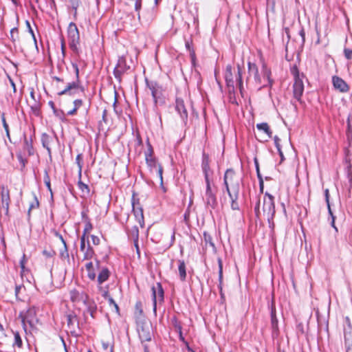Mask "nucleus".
Here are the masks:
<instances>
[{
  "label": "nucleus",
  "instance_id": "f3484780",
  "mask_svg": "<svg viewBox=\"0 0 352 352\" xmlns=\"http://www.w3.org/2000/svg\"><path fill=\"white\" fill-rule=\"evenodd\" d=\"M110 274L111 272L107 267L102 268L97 276L98 285H102L104 282L107 281L109 279Z\"/></svg>",
  "mask_w": 352,
  "mask_h": 352
},
{
  "label": "nucleus",
  "instance_id": "a18cd8bd",
  "mask_svg": "<svg viewBox=\"0 0 352 352\" xmlns=\"http://www.w3.org/2000/svg\"><path fill=\"white\" fill-rule=\"evenodd\" d=\"M78 188L82 192H86L87 193L89 192V186L87 184H84L80 179L78 182Z\"/></svg>",
  "mask_w": 352,
  "mask_h": 352
},
{
  "label": "nucleus",
  "instance_id": "c85d7f7f",
  "mask_svg": "<svg viewBox=\"0 0 352 352\" xmlns=\"http://www.w3.org/2000/svg\"><path fill=\"white\" fill-rule=\"evenodd\" d=\"M82 155L81 153L77 155L76 157V163L78 166V177L79 178L81 177L82 176V165H83V162H82Z\"/></svg>",
  "mask_w": 352,
  "mask_h": 352
},
{
  "label": "nucleus",
  "instance_id": "f8f14e48",
  "mask_svg": "<svg viewBox=\"0 0 352 352\" xmlns=\"http://www.w3.org/2000/svg\"><path fill=\"white\" fill-rule=\"evenodd\" d=\"M10 190L7 186H0V202L1 206L4 209L6 214L9 212V207L10 204Z\"/></svg>",
  "mask_w": 352,
  "mask_h": 352
},
{
  "label": "nucleus",
  "instance_id": "c756f323",
  "mask_svg": "<svg viewBox=\"0 0 352 352\" xmlns=\"http://www.w3.org/2000/svg\"><path fill=\"white\" fill-rule=\"evenodd\" d=\"M24 148L28 151L29 155L33 154L32 140H28L26 136H24Z\"/></svg>",
  "mask_w": 352,
  "mask_h": 352
},
{
  "label": "nucleus",
  "instance_id": "412c9836",
  "mask_svg": "<svg viewBox=\"0 0 352 352\" xmlns=\"http://www.w3.org/2000/svg\"><path fill=\"white\" fill-rule=\"evenodd\" d=\"M129 238L132 239L133 242H138L139 239V229L137 226H133L127 230Z\"/></svg>",
  "mask_w": 352,
  "mask_h": 352
},
{
  "label": "nucleus",
  "instance_id": "c9c22d12",
  "mask_svg": "<svg viewBox=\"0 0 352 352\" xmlns=\"http://www.w3.org/2000/svg\"><path fill=\"white\" fill-rule=\"evenodd\" d=\"M14 342L13 343L14 346H17L19 348H21L23 345V342L21 338V336L18 331L14 332Z\"/></svg>",
  "mask_w": 352,
  "mask_h": 352
},
{
  "label": "nucleus",
  "instance_id": "58836bf2",
  "mask_svg": "<svg viewBox=\"0 0 352 352\" xmlns=\"http://www.w3.org/2000/svg\"><path fill=\"white\" fill-rule=\"evenodd\" d=\"M346 176L350 182H352V170H351V164L349 160H346Z\"/></svg>",
  "mask_w": 352,
  "mask_h": 352
},
{
  "label": "nucleus",
  "instance_id": "ddd939ff",
  "mask_svg": "<svg viewBox=\"0 0 352 352\" xmlns=\"http://www.w3.org/2000/svg\"><path fill=\"white\" fill-rule=\"evenodd\" d=\"M203 199L208 207L214 209L217 206L216 195L212 189L211 184L206 185V192Z\"/></svg>",
  "mask_w": 352,
  "mask_h": 352
},
{
  "label": "nucleus",
  "instance_id": "7c9ffc66",
  "mask_svg": "<svg viewBox=\"0 0 352 352\" xmlns=\"http://www.w3.org/2000/svg\"><path fill=\"white\" fill-rule=\"evenodd\" d=\"M1 122H2L3 126V128H4L5 131H6V136L8 137L9 140L11 141V140H10V130H9V126H8L7 122H6L4 113H1Z\"/></svg>",
  "mask_w": 352,
  "mask_h": 352
},
{
  "label": "nucleus",
  "instance_id": "603ef678",
  "mask_svg": "<svg viewBox=\"0 0 352 352\" xmlns=\"http://www.w3.org/2000/svg\"><path fill=\"white\" fill-rule=\"evenodd\" d=\"M125 72L122 71V69H119L118 67H115L113 74L116 78H120L122 74H124Z\"/></svg>",
  "mask_w": 352,
  "mask_h": 352
},
{
  "label": "nucleus",
  "instance_id": "c03bdc74",
  "mask_svg": "<svg viewBox=\"0 0 352 352\" xmlns=\"http://www.w3.org/2000/svg\"><path fill=\"white\" fill-rule=\"evenodd\" d=\"M33 195H34V201H33L32 204H30V205L29 210H28V214H30V213L31 210L34 209V208H38V206H39V202H38V199H37V197H36V195H35V194H33Z\"/></svg>",
  "mask_w": 352,
  "mask_h": 352
},
{
  "label": "nucleus",
  "instance_id": "0eeeda50",
  "mask_svg": "<svg viewBox=\"0 0 352 352\" xmlns=\"http://www.w3.org/2000/svg\"><path fill=\"white\" fill-rule=\"evenodd\" d=\"M263 210L269 222L273 220L276 212L274 197L267 192L265 193L263 198Z\"/></svg>",
  "mask_w": 352,
  "mask_h": 352
},
{
  "label": "nucleus",
  "instance_id": "680f3d73",
  "mask_svg": "<svg viewBox=\"0 0 352 352\" xmlns=\"http://www.w3.org/2000/svg\"><path fill=\"white\" fill-rule=\"evenodd\" d=\"M329 189L326 188L324 190V197H325V201L327 203V205H329V204H330V201H329Z\"/></svg>",
  "mask_w": 352,
  "mask_h": 352
},
{
  "label": "nucleus",
  "instance_id": "6e6552de",
  "mask_svg": "<svg viewBox=\"0 0 352 352\" xmlns=\"http://www.w3.org/2000/svg\"><path fill=\"white\" fill-rule=\"evenodd\" d=\"M147 87L150 89L155 105L162 104L164 103V98L163 97V89L156 82L146 81Z\"/></svg>",
  "mask_w": 352,
  "mask_h": 352
},
{
  "label": "nucleus",
  "instance_id": "5701e85b",
  "mask_svg": "<svg viewBox=\"0 0 352 352\" xmlns=\"http://www.w3.org/2000/svg\"><path fill=\"white\" fill-rule=\"evenodd\" d=\"M256 128L258 130L263 131L268 138H271L272 137V131L267 122L257 124Z\"/></svg>",
  "mask_w": 352,
  "mask_h": 352
},
{
  "label": "nucleus",
  "instance_id": "4468645a",
  "mask_svg": "<svg viewBox=\"0 0 352 352\" xmlns=\"http://www.w3.org/2000/svg\"><path fill=\"white\" fill-rule=\"evenodd\" d=\"M332 82L334 88L341 93H346L349 90V86L347 83L338 76H333Z\"/></svg>",
  "mask_w": 352,
  "mask_h": 352
},
{
  "label": "nucleus",
  "instance_id": "423d86ee",
  "mask_svg": "<svg viewBox=\"0 0 352 352\" xmlns=\"http://www.w3.org/2000/svg\"><path fill=\"white\" fill-rule=\"evenodd\" d=\"M19 317L21 318L22 325L25 332L30 331V329H33L37 322L36 311L34 309H29L25 312H21Z\"/></svg>",
  "mask_w": 352,
  "mask_h": 352
},
{
  "label": "nucleus",
  "instance_id": "6ab92c4d",
  "mask_svg": "<svg viewBox=\"0 0 352 352\" xmlns=\"http://www.w3.org/2000/svg\"><path fill=\"white\" fill-rule=\"evenodd\" d=\"M177 263L179 278L182 281H185L186 278V263L183 260H178Z\"/></svg>",
  "mask_w": 352,
  "mask_h": 352
},
{
  "label": "nucleus",
  "instance_id": "7ed1b4c3",
  "mask_svg": "<svg viewBox=\"0 0 352 352\" xmlns=\"http://www.w3.org/2000/svg\"><path fill=\"white\" fill-rule=\"evenodd\" d=\"M294 76V82L293 85V95L294 98L298 101L301 102V97L304 92V83L303 78H305L303 74H300L296 67H294L291 70Z\"/></svg>",
  "mask_w": 352,
  "mask_h": 352
},
{
  "label": "nucleus",
  "instance_id": "de8ad7c7",
  "mask_svg": "<svg viewBox=\"0 0 352 352\" xmlns=\"http://www.w3.org/2000/svg\"><path fill=\"white\" fill-rule=\"evenodd\" d=\"M25 24H26V26L28 28V32L31 34L32 36V38L35 43V44L36 45V36H35V34L34 33V31L31 27V25H30V21H25Z\"/></svg>",
  "mask_w": 352,
  "mask_h": 352
},
{
  "label": "nucleus",
  "instance_id": "a878e982",
  "mask_svg": "<svg viewBox=\"0 0 352 352\" xmlns=\"http://www.w3.org/2000/svg\"><path fill=\"white\" fill-rule=\"evenodd\" d=\"M327 209H328L329 215L331 218V226L332 228H334L336 232H338V228L336 226V224H335V221H336V217L331 209V204H329V205H327Z\"/></svg>",
  "mask_w": 352,
  "mask_h": 352
},
{
  "label": "nucleus",
  "instance_id": "69168bd1",
  "mask_svg": "<svg viewBox=\"0 0 352 352\" xmlns=\"http://www.w3.org/2000/svg\"><path fill=\"white\" fill-rule=\"evenodd\" d=\"M8 78H9L10 85L13 89V92L15 93L16 91L15 83L14 82L13 80L10 77H8Z\"/></svg>",
  "mask_w": 352,
  "mask_h": 352
},
{
  "label": "nucleus",
  "instance_id": "8fccbe9b",
  "mask_svg": "<svg viewBox=\"0 0 352 352\" xmlns=\"http://www.w3.org/2000/svg\"><path fill=\"white\" fill-rule=\"evenodd\" d=\"M107 300H108L109 305L113 306L116 309V311L117 313H118L119 312V307L117 305V303L115 302V300L111 296L108 297L107 298Z\"/></svg>",
  "mask_w": 352,
  "mask_h": 352
},
{
  "label": "nucleus",
  "instance_id": "39448f33",
  "mask_svg": "<svg viewBox=\"0 0 352 352\" xmlns=\"http://www.w3.org/2000/svg\"><path fill=\"white\" fill-rule=\"evenodd\" d=\"M72 65L74 69L76 74V80L69 82L67 84L66 87L61 91L58 92V95H74L76 91L80 89L81 91H83L84 88L80 85V80H79V69L76 63H72Z\"/></svg>",
  "mask_w": 352,
  "mask_h": 352
},
{
  "label": "nucleus",
  "instance_id": "49530a36",
  "mask_svg": "<svg viewBox=\"0 0 352 352\" xmlns=\"http://www.w3.org/2000/svg\"><path fill=\"white\" fill-rule=\"evenodd\" d=\"M142 0H135V10L138 12V19L139 21L140 20V11L142 8Z\"/></svg>",
  "mask_w": 352,
  "mask_h": 352
},
{
  "label": "nucleus",
  "instance_id": "6e6d98bb",
  "mask_svg": "<svg viewBox=\"0 0 352 352\" xmlns=\"http://www.w3.org/2000/svg\"><path fill=\"white\" fill-rule=\"evenodd\" d=\"M82 100L80 99H77L74 101V106L76 109H78L82 105Z\"/></svg>",
  "mask_w": 352,
  "mask_h": 352
},
{
  "label": "nucleus",
  "instance_id": "a211bd4d",
  "mask_svg": "<svg viewBox=\"0 0 352 352\" xmlns=\"http://www.w3.org/2000/svg\"><path fill=\"white\" fill-rule=\"evenodd\" d=\"M225 79L228 86L234 87V80L232 74V67L230 65L226 66Z\"/></svg>",
  "mask_w": 352,
  "mask_h": 352
},
{
  "label": "nucleus",
  "instance_id": "13d9d810",
  "mask_svg": "<svg viewBox=\"0 0 352 352\" xmlns=\"http://www.w3.org/2000/svg\"><path fill=\"white\" fill-rule=\"evenodd\" d=\"M259 206H260V201H258V203L256 204V205L255 206V208H254V212H255L256 216L258 218H259V217L261 215V211H260V209H259Z\"/></svg>",
  "mask_w": 352,
  "mask_h": 352
},
{
  "label": "nucleus",
  "instance_id": "37998d69",
  "mask_svg": "<svg viewBox=\"0 0 352 352\" xmlns=\"http://www.w3.org/2000/svg\"><path fill=\"white\" fill-rule=\"evenodd\" d=\"M217 262L219 265V283H221L223 278V263L221 258L219 257Z\"/></svg>",
  "mask_w": 352,
  "mask_h": 352
},
{
  "label": "nucleus",
  "instance_id": "2eb2a0df",
  "mask_svg": "<svg viewBox=\"0 0 352 352\" xmlns=\"http://www.w3.org/2000/svg\"><path fill=\"white\" fill-rule=\"evenodd\" d=\"M175 109L179 114L184 123L186 124L188 120V112L183 100L178 98L176 100Z\"/></svg>",
  "mask_w": 352,
  "mask_h": 352
},
{
  "label": "nucleus",
  "instance_id": "f704fd0d",
  "mask_svg": "<svg viewBox=\"0 0 352 352\" xmlns=\"http://www.w3.org/2000/svg\"><path fill=\"white\" fill-rule=\"evenodd\" d=\"M236 81L241 91L243 81H242V72L239 65H237V74L236 75Z\"/></svg>",
  "mask_w": 352,
  "mask_h": 352
},
{
  "label": "nucleus",
  "instance_id": "e433bc0d",
  "mask_svg": "<svg viewBox=\"0 0 352 352\" xmlns=\"http://www.w3.org/2000/svg\"><path fill=\"white\" fill-rule=\"evenodd\" d=\"M98 289L105 299L110 296L109 295V286L103 287L102 285H98Z\"/></svg>",
  "mask_w": 352,
  "mask_h": 352
},
{
  "label": "nucleus",
  "instance_id": "4be33fe9",
  "mask_svg": "<svg viewBox=\"0 0 352 352\" xmlns=\"http://www.w3.org/2000/svg\"><path fill=\"white\" fill-rule=\"evenodd\" d=\"M85 267L87 272V277L91 280H95L96 278V274L95 272L93 263L91 261L88 262L86 263Z\"/></svg>",
  "mask_w": 352,
  "mask_h": 352
},
{
  "label": "nucleus",
  "instance_id": "864d4df0",
  "mask_svg": "<svg viewBox=\"0 0 352 352\" xmlns=\"http://www.w3.org/2000/svg\"><path fill=\"white\" fill-rule=\"evenodd\" d=\"M344 53L345 57L347 59H349V60L352 59V49L345 48L344 50Z\"/></svg>",
  "mask_w": 352,
  "mask_h": 352
},
{
  "label": "nucleus",
  "instance_id": "f257e3e1",
  "mask_svg": "<svg viewBox=\"0 0 352 352\" xmlns=\"http://www.w3.org/2000/svg\"><path fill=\"white\" fill-rule=\"evenodd\" d=\"M241 182L242 179L233 169L229 168L226 171L223 176V184L230 199V206L233 210H240L238 200Z\"/></svg>",
  "mask_w": 352,
  "mask_h": 352
},
{
  "label": "nucleus",
  "instance_id": "774afa93",
  "mask_svg": "<svg viewBox=\"0 0 352 352\" xmlns=\"http://www.w3.org/2000/svg\"><path fill=\"white\" fill-rule=\"evenodd\" d=\"M296 329L298 331L300 332V333H304V329H303V325L302 324L300 323L297 325Z\"/></svg>",
  "mask_w": 352,
  "mask_h": 352
},
{
  "label": "nucleus",
  "instance_id": "aec40b11",
  "mask_svg": "<svg viewBox=\"0 0 352 352\" xmlns=\"http://www.w3.org/2000/svg\"><path fill=\"white\" fill-rule=\"evenodd\" d=\"M52 140V138L47 133H43L41 135V142L44 148L47 151L49 155H51L50 143Z\"/></svg>",
  "mask_w": 352,
  "mask_h": 352
},
{
  "label": "nucleus",
  "instance_id": "4c0bfd02",
  "mask_svg": "<svg viewBox=\"0 0 352 352\" xmlns=\"http://www.w3.org/2000/svg\"><path fill=\"white\" fill-rule=\"evenodd\" d=\"M30 108L34 116H38L40 115V104L37 101H34Z\"/></svg>",
  "mask_w": 352,
  "mask_h": 352
},
{
  "label": "nucleus",
  "instance_id": "393cba45",
  "mask_svg": "<svg viewBox=\"0 0 352 352\" xmlns=\"http://www.w3.org/2000/svg\"><path fill=\"white\" fill-rule=\"evenodd\" d=\"M204 241L206 248H207L208 245H209V246L212 247V248L214 251H216V248L212 241V236L209 234H208L206 232L204 233Z\"/></svg>",
  "mask_w": 352,
  "mask_h": 352
},
{
  "label": "nucleus",
  "instance_id": "79ce46f5",
  "mask_svg": "<svg viewBox=\"0 0 352 352\" xmlns=\"http://www.w3.org/2000/svg\"><path fill=\"white\" fill-rule=\"evenodd\" d=\"M76 321V316L74 314L67 316V323L69 328H71Z\"/></svg>",
  "mask_w": 352,
  "mask_h": 352
},
{
  "label": "nucleus",
  "instance_id": "9d476101",
  "mask_svg": "<svg viewBox=\"0 0 352 352\" xmlns=\"http://www.w3.org/2000/svg\"><path fill=\"white\" fill-rule=\"evenodd\" d=\"M145 158L147 165L151 168V170H155L157 172V175L159 177L160 184H163V168L160 164H159L155 157L151 154H145Z\"/></svg>",
  "mask_w": 352,
  "mask_h": 352
},
{
  "label": "nucleus",
  "instance_id": "338daca9",
  "mask_svg": "<svg viewBox=\"0 0 352 352\" xmlns=\"http://www.w3.org/2000/svg\"><path fill=\"white\" fill-rule=\"evenodd\" d=\"M145 154H151L152 155H153V148L151 146V145L148 143V150L145 153Z\"/></svg>",
  "mask_w": 352,
  "mask_h": 352
},
{
  "label": "nucleus",
  "instance_id": "4d7b16f0",
  "mask_svg": "<svg viewBox=\"0 0 352 352\" xmlns=\"http://www.w3.org/2000/svg\"><path fill=\"white\" fill-rule=\"evenodd\" d=\"M91 238L92 243L94 245H99L100 240L98 236H95V235H91Z\"/></svg>",
  "mask_w": 352,
  "mask_h": 352
},
{
  "label": "nucleus",
  "instance_id": "ea45409f",
  "mask_svg": "<svg viewBox=\"0 0 352 352\" xmlns=\"http://www.w3.org/2000/svg\"><path fill=\"white\" fill-rule=\"evenodd\" d=\"M43 180H44V183L46 185L47 189L52 193V190L51 188L50 178L49 174H48V171L47 170H45Z\"/></svg>",
  "mask_w": 352,
  "mask_h": 352
},
{
  "label": "nucleus",
  "instance_id": "cd10ccee",
  "mask_svg": "<svg viewBox=\"0 0 352 352\" xmlns=\"http://www.w3.org/2000/svg\"><path fill=\"white\" fill-rule=\"evenodd\" d=\"M201 168L203 172H206L207 170H210V164H209V157L205 153L203 154Z\"/></svg>",
  "mask_w": 352,
  "mask_h": 352
},
{
  "label": "nucleus",
  "instance_id": "5fc2aeb1",
  "mask_svg": "<svg viewBox=\"0 0 352 352\" xmlns=\"http://www.w3.org/2000/svg\"><path fill=\"white\" fill-rule=\"evenodd\" d=\"M254 164H255V167H256L258 179H260V178H263V177L260 173L259 165H258V160L256 158L254 159Z\"/></svg>",
  "mask_w": 352,
  "mask_h": 352
},
{
  "label": "nucleus",
  "instance_id": "0e129e2a",
  "mask_svg": "<svg viewBox=\"0 0 352 352\" xmlns=\"http://www.w3.org/2000/svg\"><path fill=\"white\" fill-rule=\"evenodd\" d=\"M18 29L16 28H14L10 31L11 38L13 41H15L14 34H18Z\"/></svg>",
  "mask_w": 352,
  "mask_h": 352
},
{
  "label": "nucleus",
  "instance_id": "a19ab883",
  "mask_svg": "<svg viewBox=\"0 0 352 352\" xmlns=\"http://www.w3.org/2000/svg\"><path fill=\"white\" fill-rule=\"evenodd\" d=\"M86 241L88 243L89 241V236H85V234H82L80 237V251H85V248H87L86 245Z\"/></svg>",
  "mask_w": 352,
  "mask_h": 352
},
{
  "label": "nucleus",
  "instance_id": "052dcab7",
  "mask_svg": "<svg viewBox=\"0 0 352 352\" xmlns=\"http://www.w3.org/2000/svg\"><path fill=\"white\" fill-rule=\"evenodd\" d=\"M70 2L73 9L76 10L79 6V0H70Z\"/></svg>",
  "mask_w": 352,
  "mask_h": 352
},
{
  "label": "nucleus",
  "instance_id": "473e14b6",
  "mask_svg": "<svg viewBox=\"0 0 352 352\" xmlns=\"http://www.w3.org/2000/svg\"><path fill=\"white\" fill-rule=\"evenodd\" d=\"M25 291V288L23 285H16L15 296L16 299L21 300V294Z\"/></svg>",
  "mask_w": 352,
  "mask_h": 352
},
{
  "label": "nucleus",
  "instance_id": "dca6fc26",
  "mask_svg": "<svg viewBox=\"0 0 352 352\" xmlns=\"http://www.w3.org/2000/svg\"><path fill=\"white\" fill-rule=\"evenodd\" d=\"M132 206L133 213L136 221L139 223L140 227L143 228L144 226L143 209L139 206L138 203L135 204L134 201L132 203Z\"/></svg>",
  "mask_w": 352,
  "mask_h": 352
},
{
  "label": "nucleus",
  "instance_id": "f03ea898",
  "mask_svg": "<svg viewBox=\"0 0 352 352\" xmlns=\"http://www.w3.org/2000/svg\"><path fill=\"white\" fill-rule=\"evenodd\" d=\"M248 74L249 77L253 76L256 83L261 85V87H271L273 81L270 78L271 71L267 67L265 64H263L262 66V76L259 75L258 69L255 63L248 62Z\"/></svg>",
  "mask_w": 352,
  "mask_h": 352
},
{
  "label": "nucleus",
  "instance_id": "72a5a7b5",
  "mask_svg": "<svg viewBox=\"0 0 352 352\" xmlns=\"http://www.w3.org/2000/svg\"><path fill=\"white\" fill-rule=\"evenodd\" d=\"M204 175L206 185L212 184L213 183L212 180V175L213 171L211 170H207L206 172H203Z\"/></svg>",
  "mask_w": 352,
  "mask_h": 352
},
{
  "label": "nucleus",
  "instance_id": "3c124183",
  "mask_svg": "<svg viewBox=\"0 0 352 352\" xmlns=\"http://www.w3.org/2000/svg\"><path fill=\"white\" fill-rule=\"evenodd\" d=\"M174 327L179 332L180 338L183 340L182 333V327L180 324L177 322L176 319L174 320Z\"/></svg>",
  "mask_w": 352,
  "mask_h": 352
},
{
  "label": "nucleus",
  "instance_id": "1a4fd4ad",
  "mask_svg": "<svg viewBox=\"0 0 352 352\" xmlns=\"http://www.w3.org/2000/svg\"><path fill=\"white\" fill-rule=\"evenodd\" d=\"M138 332L143 346L144 344H146V342L151 341L153 335L151 324L148 322L141 323L138 325Z\"/></svg>",
  "mask_w": 352,
  "mask_h": 352
},
{
  "label": "nucleus",
  "instance_id": "e2e57ef3",
  "mask_svg": "<svg viewBox=\"0 0 352 352\" xmlns=\"http://www.w3.org/2000/svg\"><path fill=\"white\" fill-rule=\"evenodd\" d=\"M21 276L23 278L26 275V273L28 272V270L25 267V265H21Z\"/></svg>",
  "mask_w": 352,
  "mask_h": 352
},
{
  "label": "nucleus",
  "instance_id": "2f4dec72",
  "mask_svg": "<svg viewBox=\"0 0 352 352\" xmlns=\"http://www.w3.org/2000/svg\"><path fill=\"white\" fill-rule=\"evenodd\" d=\"M116 67L119 68V69H122L124 72H126L129 68L126 66V60L124 57H120L118 59Z\"/></svg>",
  "mask_w": 352,
  "mask_h": 352
},
{
  "label": "nucleus",
  "instance_id": "bb28decb",
  "mask_svg": "<svg viewBox=\"0 0 352 352\" xmlns=\"http://www.w3.org/2000/svg\"><path fill=\"white\" fill-rule=\"evenodd\" d=\"M271 323L274 330L278 329V319L276 315L275 308L272 307L271 310Z\"/></svg>",
  "mask_w": 352,
  "mask_h": 352
},
{
  "label": "nucleus",
  "instance_id": "9b49d317",
  "mask_svg": "<svg viewBox=\"0 0 352 352\" xmlns=\"http://www.w3.org/2000/svg\"><path fill=\"white\" fill-rule=\"evenodd\" d=\"M153 296V312L156 315L157 302H162L164 301V289L161 283H157L155 286L151 288Z\"/></svg>",
  "mask_w": 352,
  "mask_h": 352
},
{
  "label": "nucleus",
  "instance_id": "bf43d9fd",
  "mask_svg": "<svg viewBox=\"0 0 352 352\" xmlns=\"http://www.w3.org/2000/svg\"><path fill=\"white\" fill-rule=\"evenodd\" d=\"M274 144H275V146L276 147L277 149H279L281 148V146L280 144V138L277 136V135H275L274 137Z\"/></svg>",
  "mask_w": 352,
  "mask_h": 352
},
{
  "label": "nucleus",
  "instance_id": "20e7f679",
  "mask_svg": "<svg viewBox=\"0 0 352 352\" xmlns=\"http://www.w3.org/2000/svg\"><path fill=\"white\" fill-rule=\"evenodd\" d=\"M67 36L70 49L76 54H79L80 34L76 25L71 22L67 28Z\"/></svg>",
  "mask_w": 352,
  "mask_h": 352
},
{
  "label": "nucleus",
  "instance_id": "b1692460",
  "mask_svg": "<svg viewBox=\"0 0 352 352\" xmlns=\"http://www.w3.org/2000/svg\"><path fill=\"white\" fill-rule=\"evenodd\" d=\"M84 253L83 260H90L94 258L95 255V252L94 249L91 247L89 242H88V245L87 248H85V251H82Z\"/></svg>",
  "mask_w": 352,
  "mask_h": 352
},
{
  "label": "nucleus",
  "instance_id": "09e8293b",
  "mask_svg": "<svg viewBox=\"0 0 352 352\" xmlns=\"http://www.w3.org/2000/svg\"><path fill=\"white\" fill-rule=\"evenodd\" d=\"M91 229H92L91 223L90 222L86 223L82 234H85V236H89L88 234L91 230Z\"/></svg>",
  "mask_w": 352,
  "mask_h": 352
}]
</instances>
